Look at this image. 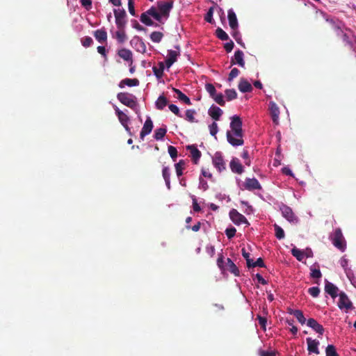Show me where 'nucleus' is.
I'll return each instance as SVG.
<instances>
[{"mask_svg":"<svg viewBox=\"0 0 356 356\" xmlns=\"http://www.w3.org/2000/svg\"><path fill=\"white\" fill-rule=\"evenodd\" d=\"M225 92L227 101H232L237 98V93L234 89H227Z\"/></svg>","mask_w":356,"mask_h":356,"instance_id":"nucleus-43","label":"nucleus"},{"mask_svg":"<svg viewBox=\"0 0 356 356\" xmlns=\"http://www.w3.org/2000/svg\"><path fill=\"white\" fill-rule=\"evenodd\" d=\"M213 7H211L209 10L207 11V14L205 15V17H204V20L209 23H212L213 19Z\"/></svg>","mask_w":356,"mask_h":356,"instance_id":"nucleus-47","label":"nucleus"},{"mask_svg":"<svg viewBox=\"0 0 356 356\" xmlns=\"http://www.w3.org/2000/svg\"><path fill=\"white\" fill-rule=\"evenodd\" d=\"M128 9L129 13L133 15L136 16V12L134 9V3L133 0H128Z\"/></svg>","mask_w":356,"mask_h":356,"instance_id":"nucleus-59","label":"nucleus"},{"mask_svg":"<svg viewBox=\"0 0 356 356\" xmlns=\"http://www.w3.org/2000/svg\"><path fill=\"white\" fill-rule=\"evenodd\" d=\"M168 153L172 159L177 156V150L174 146L170 145L168 148Z\"/></svg>","mask_w":356,"mask_h":356,"instance_id":"nucleus-56","label":"nucleus"},{"mask_svg":"<svg viewBox=\"0 0 356 356\" xmlns=\"http://www.w3.org/2000/svg\"><path fill=\"white\" fill-rule=\"evenodd\" d=\"M244 186L245 188L248 191L259 190L261 188V184L255 178H247Z\"/></svg>","mask_w":356,"mask_h":356,"instance_id":"nucleus-14","label":"nucleus"},{"mask_svg":"<svg viewBox=\"0 0 356 356\" xmlns=\"http://www.w3.org/2000/svg\"><path fill=\"white\" fill-rule=\"evenodd\" d=\"M140 21L142 23L145 24L147 26H158V24L156 23H154L149 17V15L147 13V12H145L141 14L140 15Z\"/></svg>","mask_w":356,"mask_h":356,"instance_id":"nucleus-29","label":"nucleus"},{"mask_svg":"<svg viewBox=\"0 0 356 356\" xmlns=\"http://www.w3.org/2000/svg\"><path fill=\"white\" fill-rule=\"evenodd\" d=\"M209 131H210V134L213 136H214L215 138H216V134L218 131V124L216 122H213L211 124L209 125Z\"/></svg>","mask_w":356,"mask_h":356,"instance_id":"nucleus-51","label":"nucleus"},{"mask_svg":"<svg viewBox=\"0 0 356 356\" xmlns=\"http://www.w3.org/2000/svg\"><path fill=\"white\" fill-rule=\"evenodd\" d=\"M211 98H213V100L219 105L222 106H225V102L224 100V97L222 93H216L215 95H213V97H212Z\"/></svg>","mask_w":356,"mask_h":356,"instance_id":"nucleus-45","label":"nucleus"},{"mask_svg":"<svg viewBox=\"0 0 356 356\" xmlns=\"http://www.w3.org/2000/svg\"><path fill=\"white\" fill-rule=\"evenodd\" d=\"M212 163L215 168L220 172L226 169L225 162L222 157V153L220 152H217L215 153L214 156L212 158Z\"/></svg>","mask_w":356,"mask_h":356,"instance_id":"nucleus-7","label":"nucleus"},{"mask_svg":"<svg viewBox=\"0 0 356 356\" xmlns=\"http://www.w3.org/2000/svg\"><path fill=\"white\" fill-rule=\"evenodd\" d=\"M311 271H312V273H311L310 275H311V277L312 278H317V279H318V278L321 277L322 274H321V270L319 269H313V268H312Z\"/></svg>","mask_w":356,"mask_h":356,"instance_id":"nucleus-60","label":"nucleus"},{"mask_svg":"<svg viewBox=\"0 0 356 356\" xmlns=\"http://www.w3.org/2000/svg\"><path fill=\"white\" fill-rule=\"evenodd\" d=\"M259 355L260 356H276V352L261 350L260 351Z\"/></svg>","mask_w":356,"mask_h":356,"instance_id":"nucleus-64","label":"nucleus"},{"mask_svg":"<svg viewBox=\"0 0 356 356\" xmlns=\"http://www.w3.org/2000/svg\"><path fill=\"white\" fill-rule=\"evenodd\" d=\"M269 108L273 122L277 124L280 115L279 107L275 102H270Z\"/></svg>","mask_w":356,"mask_h":356,"instance_id":"nucleus-17","label":"nucleus"},{"mask_svg":"<svg viewBox=\"0 0 356 356\" xmlns=\"http://www.w3.org/2000/svg\"><path fill=\"white\" fill-rule=\"evenodd\" d=\"M228 20L230 28L235 31L237 29L238 24L236 15L232 9L228 10Z\"/></svg>","mask_w":356,"mask_h":356,"instance_id":"nucleus-21","label":"nucleus"},{"mask_svg":"<svg viewBox=\"0 0 356 356\" xmlns=\"http://www.w3.org/2000/svg\"><path fill=\"white\" fill-rule=\"evenodd\" d=\"M173 6V2H163L159 1L157 3V8L160 14H161V17H164L165 19H168L170 15V12Z\"/></svg>","mask_w":356,"mask_h":356,"instance_id":"nucleus-6","label":"nucleus"},{"mask_svg":"<svg viewBox=\"0 0 356 356\" xmlns=\"http://www.w3.org/2000/svg\"><path fill=\"white\" fill-rule=\"evenodd\" d=\"M308 293L314 298L318 296L320 293V289L317 286H313L308 289Z\"/></svg>","mask_w":356,"mask_h":356,"instance_id":"nucleus-53","label":"nucleus"},{"mask_svg":"<svg viewBox=\"0 0 356 356\" xmlns=\"http://www.w3.org/2000/svg\"><path fill=\"white\" fill-rule=\"evenodd\" d=\"M227 270H229L231 273L234 274L235 276H239L240 275V271L238 267L229 258L227 259Z\"/></svg>","mask_w":356,"mask_h":356,"instance_id":"nucleus-26","label":"nucleus"},{"mask_svg":"<svg viewBox=\"0 0 356 356\" xmlns=\"http://www.w3.org/2000/svg\"><path fill=\"white\" fill-rule=\"evenodd\" d=\"M280 210L282 211V216L285 218L288 221L293 223L298 222V218L295 216L291 208H290L289 206L283 204L280 207Z\"/></svg>","mask_w":356,"mask_h":356,"instance_id":"nucleus-8","label":"nucleus"},{"mask_svg":"<svg viewBox=\"0 0 356 356\" xmlns=\"http://www.w3.org/2000/svg\"><path fill=\"white\" fill-rule=\"evenodd\" d=\"M118 55L124 60L133 63V54L131 50L122 48L118 50Z\"/></svg>","mask_w":356,"mask_h":356,"instance_id":"nucleus-20","label":"nucleus"},{"mask_svg":"<svg viewBox=\"0 0 356 356\" xmlns=\"http://www.w3.org/2000/svg\"><path fill=\"white\" fill-rule=\"evenodd\" d=\"M325 356H339L333 345H328L325 348Z\"/></svg>","mask_w":356,"mask_h":356,"instance_id":"nucleus-44","label":"nucleus"},{"mask_svg":"<svg viewBox=\"0 0 356 356\" xmlns=\"http://www.w3.org/2000/svg\"><path fill=\"white\" fill-rule=\"evenodd\" d=\"M307 325L312 328L315 332L318 333L321 335L323 334L324 328L323 325L319 324L314 318H309L307 321Z\"/></svg>","mask_w":356,"mask_h":356,"instance_id":"nucleus-19","label":"nucleus"},{"mask_svg":"<svg viewBox=\"0 0 356 356\" xmlns=\"http://www.w3.org/2000/svg\"><path fill=\"white\" fill-rule=\"evenodd\" d=\"M163 34L159 31H154L150 35V38L152 42L159 43L161 41Z\"/></svg>","mask_w":356,"mask_h":356,"instance_id":"nucleus-39","label":"nucleus"},{"mask_svg":"<svg viewBox=\"0 0 356 356\" xmlns=\"http://www.w3.org/2000/svg\"><path fill=\"white\" fill-rule=\"evenodd\" d=\"M338 291L339 289L334 284L325 280V291L332 298H335L338 296Z\"/></svg>","mask_w":356,"mask_h":356,"instance_id":"nucleus-18","label":"nucleus"},{"mask_svg":"<svg viewBox=\"0 0 356 356\" xmlns=\"http://www.w3.org/2000/svg\"><path fill=\"white\" fill-rule=\"evenodd\" d=\"M165 65V63L164 64L163 62H160L159 63V67H153V72L156 78L160 79L163 76Z\"/></svg>","mask_w":356,"mask_h":356,"instance_id":"nucleus-30","label":"nucleus"},{"mask_svg":"<svg viewBox=\"0 0 356 356\" xmlns=\"http://www.w3.org/2000/svg\"><path fill=\"white\" fill-rule=\"evenodd\" d=\"M139 85V80L138 79H124L122 80L119 83V87L122 88L125 86L132 87L137 86Z\"/></svg>","mask_w":356,"mask_h":356,"instance_id":"nucleus-25","label":"nucleus"},{"mask_svg":"<svg viewBox=\"0 0 356 356\" xmlns=\"http://www.w3.org/2000/svg\"><path fill=\"white\" fill-rule=\"evenodd\" d=\"M93 43L92 38L86 36L81 40V44L84 47H89Z\"/></svg>","mask_w":356,"mask_h":356,"instance_id":"nucleus-52","label":"nucleus"},{"mask_svg":"<svg viewBox=\"0 0 356 356\" xmlns=\"http://www.w3.org/2000/svg\"><path fill=\"white\" fill-rule=\"evenodd\" d=\"M195 113H196V112L195 110H192V109L186 110V119L190 122H195L194 115H195Z\"/></svg>","mask_w":356,"mask_h":356,"instance_id":"nucleus-46","label":"nucleus"},{"mask_svg":"<svg viewBox=\"0 0 356 356\" xmlns=\"http://www.w3.org/2000/svg\"><path fill=\"white\" fill-rule=\"evenodd\" d=\"M243 56H244L243 52L239 49L235 51L234 56L235 62L236 63V64L238 65H239L241 67H245V61L243 59Z\"/></svg>","mask_w":356,"mask_h":356,"instance_id":"nucleus-28","label":"nucleus"},{"mask_svg":"<svg viewBox=\"0 0 356 356\" xmlns=\"http://www.w3.org/2000/svg\"><path fill=\"white\" fill-rule=\"evenodd\" d=\"M238 87L241 92H250L252 90L251 84L243 78L241 79Z\"/></svg>","mask_w":356,"mask_h":356,"instance_id":"nucleus-24","label":"nucleus"},{"mask_svg":"<svg viewBox=\"0 0 356 356\" xmlns=\"http://www.w3.org/2000/svg\"><path fill=\"white\" fill-rule=\"evenodd\" d=\"M291 254L296 258V259L299 261H302L305 257V254L304 251L300 250L298 249L297 248L294 247L291 249Z\"/></svg>","mask_w":356,"mask_h":356,"instance_id":"nucleus-35","label":"nucleus"},{"mask_svg":"<svg viewBox=\"0 0 356 356\" xmlns=\"http://www.w3.org/2000/svg\"><path fill=\"white\" fill-rule=\"evenodd\" d=\"M307 343V350L309 353H315L318 355L320 353L318 350L319 341L316 339H312L310 337L306 339Z\"/></svg>","mask_w":356,"mask_h":356,"instance_id":"nucleus-12","label":"nucleus"},{"mask_svg":"<svg viewBox=\"0 0 356 356\" xmlns=\"http://www.w3.org/2000/svg\"><path fill=\"white\" fill-rule=\"evenodd\" d=\"M257 320L259 321V323L261 325V328L263 330H266L267 319L264 316H261L260 315H258L257 317Z\"/></svg>","mask_w":356,"mask_h":356,"instance_id":"nucleus-57","label":"nucleus"},{"mask_svg":"<svg viewBox=\"0 0 356 356\" xmlns=\"http://www.w3.org/2000/svg\"><path fill=\"white\" fill-rule=\"evenodd\" d=\"M316 13H320L325 18L326 22H327L328 23L330 24L332 27H333L334 25H335L337 23H338L339 22L338 20H336L334 18L330 17L326 13H325L324 12H323L321 10H316Z\"/></svg>","mask_w":356,"mask_h":356,"instance_id":"nucleus-42","label":"nucleus"},{"mask_svg":"<svg viewBox=\"0 0 356 356\" xmlns=\"http://www.w3.org/2000/svg\"><path fill=\"white\" fill-rule=\"evenodd\" d=\"M177 50L170 49L168 51V56L165 60V65L167 68H170L177 60V57L180 55L179 46H175Z\"/></svg>","mask_w":356,"mask_h":356,"instance_id":"nucleus-9","label":"nucleus"},{"mask_svg":"<svg viewBox=\"0 0 356 356\" xmlns=\"http://www.w3.org/2000/svg\"><path fill=\"white\" fill-rule=\"evenodd\" d=\"M162 175L165 180V185H166L168 189L170 190V168L168 167H167V166L163 167V168L162 170Z\"/></svg>","mask_w":356,"mask_h":356,"instance_id":"nucleus-31","label":"nucleus"},{"mask_svg":"<svg viewBox=\"0 0 356 356\" xmlns=\"http://www.w3.org/2000/svg\"><path fill=\"white\" fill-rule=\"evenodd\" d=\"M186 149L190 151L191 157L195 164H197L201 156V152L195 145H188Z\"/></svg>","mask_w":356,"mask_h":356,"instance_id":"nucleus-13","label":"nucleus"},{"mask_svg":"<svg viewBox=\"0 0 356 356\" xmlns=\"http://www.w3.org/2000/svg\"><path fill=\"white\" fill-rule=\"evenodd\" d=\"M147 13L152 17L154 19H155L158 22L161 21V14L159 13L158 10L154 7H151L149 9H148L147 11Z\"/></svg>","mask_w":356,"mask_h":356,"instance_id":"nucleus-33","label":"nucleus"},{"mask_svg":"<svg viewBox=\"0 0 356 356\" xmlns=\"http://www.w3.org/2000/svg\"><path fill=\"white\" fill-rule=\"evenodd\" d=\"M236 232V229L234 227H231L227 228L225 229V234L229 239H231L232 238H233L235 236Z\"/></svg>","mask_w":356,"mask_h":356,"instance_id":"nucleus-50","label":"nucleus"},{"mask_svg":"<svg viewBox=\"0 0 356 356\" xmlns=\"http://www.w3.org/2000/svg\"><path fill=\"white\" fill-rule=\"evenodd\" d=\"M115 114L117 115L119 121L122 125L124 127L127 131L129 132L130 129L128 126L129 122V118L124 112L120 111L117 106L115 108Z\"/></svg>","mask_w":356,"mask_h":356,"instance_id":"nucleus-11","label":"nucleus"},{"mask_svg":"<svg viewBox=\"0 0 356 356\" xmlns=\"http://www.w3.org/2000/svg\"><path fill=\"white\" fill-rule=\"evenodd\" d=\"M229 167L231 170L234 173L241 175L244 171L243 166L242 165V164L240 163V161L237 158H233L231 160Z\"/></svg>","mask_w":356,"mask_h":356,"instance_id":"nucleus-15","label":"nucleus"},{"mask_svg":"<svg viewBox=\"0 0 356 356\" xmlns=\"http://www.w3.org/2000/svg\"><path fill=\"white\" fill-rule=\"evenodd\" d=\"M216 35L221 40H227L229 39V36L227 33L220 27L216 30Z\"/></svg>","mask_w":356,"mask_h":356,"instance_id":"nucleus-41","label":"nucleus"},{"mask_svg":"<svg viewBox=\"0 0 356 356\" xmlns=\"http://www.w3.org/2000/svg\"><path fill=\"white\" fill-rule=\"evenodd\" d=\"M222 114V109L216 106L213 105L209 109V115L215 120H219Z\"/></svg>","mask_w":356,"mask_h":356,"instance_id":"nucleus-23","label":"nucleus"},{"mask_svg":"<svg viewBox=\"0 0 356 356\" xmlns=\"http://www.w3.org/2000/svg\"><path fill=\"white\" fill-rule=\"evenodd\" d=\"M273 227L275 229V236L280 240L284 238L285 234L283 229L277 224H275Z\"/></svg>","mask_w":356,"mask_h":356,"instance_id":"nucleus-40","label":"nucleus"},{"mask_svg":"<svg viewBox=\"0 0 356 356\" xmlns=\"http://www.w3.org/2000/svg\"><path fill=\"white\" fill-rule=\"evenodd\" d=\"M153 129V122L149 117H147L144 125L142 128V130L140 133V137L141 139H143L144 137L148 134H149Z\"/></svg>","mask_w":356,"mask_h":356,"instance_id":"nucleus-16","label":"nucleus"},{"mask_svg":"<svg viewBox=\"0 0 356 356\" xmlns=\"http://www.w3.org/2000/svg\"><path fill=\"white\" fill-rule=\"evenodd\" d=\"M168 108L170 110V111L172 112L174 114H175L176 115H177L179 117H181V115H180L179 109L176 105L170 104L168 106Z\"/></svg>","mask_w":356,"mask_h":356,"instance_id":"nucleus-61","label":"nucleus"},{"mask_svg":"<svg viewBox=\"0 0 356 356\" xmlns=\"http://www.w3.org/2000/svg\"><path fill=\"white\" fill-rule=\"evenodd\" d=\"M232 36L234 37V38L235 39V40L236 41V42L238 44L241 45L243 47H245V44L243 42L241 36L238 31H236V30L234 31V33H232Z\"/></svg>","mask_w":356,"mask_h":356,"instance_id":"nucleus-49","label":"nucleus"},{"mask_svg":"<svg viewBox=\"0 0 356 356\" xmlns=\"http://www.w3.org/2000/svg\"><path fill=\"white\" fill-rule=\"evenodd\" d=\"M166 132H167V128L165 126L159 128V129H156L154 131V138L156 140H161L166 134Z\"/></svg>","mask_w":356,"mask_h":356,"instance_id":"nucleus-34","label":"nucleus"},{"mask_svg":"<svg viewBox=\"0 0 356 356\" xmlns=\"http://www.w3.org/2000/svg\"><path fill=\"white\" fill-rule=\"evenodd\" d=\"M167 104H168V99L163 95L159 96L157 101L156 102V107L159 110H163L164 108V107L166 106Z\"/></svg>","mask_w":356,"mask_h":356,"instance_id":"nucleus-36","label":"nucleus"},{"mask_svg":"<svg viewBox=\"0 0 356 356\" xmlns=\"http://www.w3.org/2000/svg\"><path fill=\"white\" fill-rule=\"evenodd\" d=\"M293 315L297 318L298 322L300 323L302 325L305 323L307 320L305 318L302 311H300L299 309H295V312H293Z\"/></svg>","mask_w":356,"mask_h":356,"instance_id":"nucleus-38","label":"nucleus"},{"mask_svg":"<svg viewBox=\"0 0 356 356\" xmlns=\"http://www.w3.org/2000/svg\"><path fill=\"white\" fill-rule=\"evenodd\" d=\"M341 34L342 35V40H343V42H344V44L348 45L350 47H352L353 42H351L348 35L343 32L341 33Z\"/></svg>","mask_w":356,"mask_h":356,"instance_id":"nucleus-54","label":"nucleus"},{"mask_svg":"<svg viewBox=\"0 0 356 356\" xmlns=\"http://www.w3.org/2000/svg\"><path fill=\"white\" fill-rule=\"evenodd\" d=\"M115 38L119 43H124L127 39L124 29H118L115 32Z\"/></svg>","mask_w":356,"mask_h":356,"instance_id":"nucleus-32","label":"nucleus"},{"mask_svg":"<svg viewBox=\"0 0 356 356\" xmlns=\"http://www.w3.org/2000/svg\"><path fill=\"white\" fill-rule=\"evenodd\" d=\"M113 13L118 29H124L127 24V13L124 9H114Z\"/></svg>","mask_w":356,"mask_h":356,"instance_id":"nucleus-4","label":"nucleus"},{"mask_svg":"<svg viewBox=\"0 0 356 356\" xmlns=\"http://www.w3.org/2000/svg\"><path fill=\"white\" fill-rule=\"evenodd\" d=\"M118 99L124 105L134 109L137 106L136 97L128 92H119L117 95Z\"/></svg>","mask_w":356,"mask_h":356,"instance_id":"nucleus-3","label":"nucleus"},{"mask_svg":"<svg viewBox=\"0 0 356 356\" xmlns=\"http://www.w3.org/2000/svg\"><path fill=\"white\" fill-rule=\"evenodd\" d=\"M205 89L209 93L211 97H213L216 93V90L214 86L211 83H207L205 85Z\"/></svg>","mask_w":356,"mask_h":356,"instance_id":"nucleus-48","label":"nucleus"},{"mask_svg":"<svg viewBox=\"0 0 356 356\" xmlns=\"http://www.w3.org/2000/svg\"><path fill=\"white\" fill-rule=\"evenodd\" d=\"M339 300L338 302V307H339V309H345L346 311H348L353 308V304L351 301L349 300V298L344 292H341L339 294Z\"/></svg>","mask_w":356,"mask_h":356,"instance_id":"nucleus-10","label":"nucleus"},{"mask_svg":"<svg viewBox=\"0 0 356 356\" xmlns=\"http://www.w3.org/2000/svg\"><path fill=\"white\" fill-rule=\"evenodd\" d=\"M172 90L175 94L177 95V98L180 101H182L187 105L191 104V99L186 95H184L180 90L175 88H172Z\"/></svg>","mask_w":356,"mask_h":356,"instance_id":"nucleus-27","label":"nucleus"},{"mask_svg":"<svg viewBox=\"0 0 356 356\" xmlns=\"http://www.w3.org/2000/svg\"><path fill=\"white\" fill-rule=\"evenodd\" d=\"M133 24V27L138 31H146V29L142 26L136 19L131 21Z\"/></svg>","mask_w":356,"mask_h":356,"instance_id":"nucleus-62","label":"nucleus"},{"mask_svg":"<svg viewBox=\"0 0 356 356\" xmlns=\"http://www.w3.org/2000/svg\"><path fill=\"white\" fill-rule=\"evenodd\" d=\"M185 161L179 160L178 163L175 165L176 173L177 177H181L183 175V170L185 168Z\"/></svg>","mask_w":356,"mask_h":356,"instance_id":"nucleus-37","label":"nucleus"},{"mask_svg":"<svg viewBox=\"0 0 356 356\" xmlns=\"http://www.w3.org/2000/svg\"><path fill=\"white\" fill-rule=\"evenodd\" d=\"M239 73H240V71L237 68H236V67L233 68L229 74L228 81H232L234 78L238 76Z\"/></svg>","mask_w":356,"mask_h":356,"instance_id":"nucleus-55","label":"nucleus"},{"mask_svg":"<svg viewBox=\"0 0 356 356\" xmlns=\"http://www.w3.org/2000/svg\"><path fill=\"white\" fill-rule=\"evenodd\" d=\"M80 3L83 7H84L87 10H89L92 8V1L91 0H80Z\"/></svg>","mask_w":356,"mask_h":356,"instance_id":"nucleus-58","label":"nucleus"},{"mask_svg":"<svg viewBox=\"0 0 356 356\" xmlns=\"http://www.w3.org/2000/svg\"><path fill=\"white\" fill-rule=\"evenodd\" d=\"M229 217L232 220V221L237 225H241V224H247L249 225V222L246 218L240 213L236 209H232L229 211Z\"/></svg>","mask_w":356,"mask_h":356,"instance_id":"nucleus-5","label":"nucleus"},{"mask_svg":"<svg viewBox=\"0 0 356 356\" xmlns=\"http://www.w3.org/2000/svg\"><path fill=\"white\" fill-rule=\"evenodd\" d=\"M230 131H227L226 136L228 143L234 147L243 145V132L242 129V120L238 115L231 118Z\"/></svg>","mask_w":356,"mask_h":356,"instance_id":"nucleus-1","label":"nucleus"},{"mask_svg":"<svg viewBox=\"0 0 356 356\" xmlns=\"http://www.w3.org/2000/svg\"><path fill=\"white\" fill-rule=\"evenodd\" d=\"M201 227V222H197L195 225H194L193 227H191L190 225H187L186 226V228L187 229H191L193 232H197L200 229Z\"/></svg>","mask_w":356,"mask_h":356,"instance_id":"nucleus-63","label":"nucleus"},{"mask_svg":"<svg viewBox=\"0 0 356 356\" xmlns=\"http://www.w3.org/2000/svg\"><path fill=\"white\" fill-rule=\"evenodd\" d=\"M333 245L341 252L346 249V241L343 237L341 229L336 228L330 236Z\"/></svg>","mask_w":356,"mask_h":356,"instance_id":"nucleus-2","label":"nucleus"},{"mask_svg":"<svg viewBox=\"0 0 356 356\" xmlns=\"http://www.w3.org/2000/svg\"><path fill=\"white\" fill-rule=\"evenodd\" d=\"M95 39L100 43L106 42L107 33L105 29H97L94 32Z\"/></svg>","mask_w":356,"mask_h":356,"instance_id":"nucleus-22","label":"nucleus"}]
</instances>
